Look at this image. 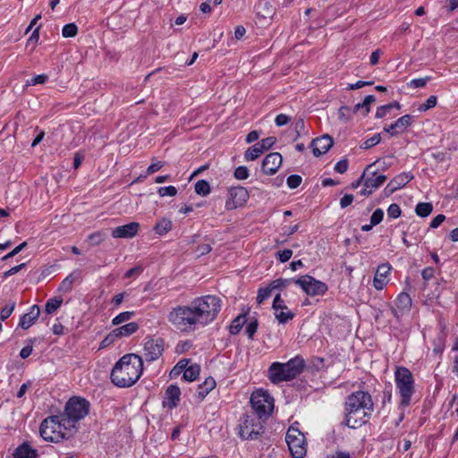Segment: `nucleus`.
Listing matches in <instances>:
<instances>
[{"label": "nucleus", "instance_id": "f257e3e1", "mask_svg": "<svg viewBox=\"0 0 458 458\" xmlns=\"http://www.w3.org/2000/svg\"><path fill=\"white\" fill-rule=\"evenodd\" d=\"M345 425L358 428L366 424L374 411L371 395L365 391H356L346 398L344 403Z\"/></svg>", "mask_w": 458, "mask_h": 458}, {"label": "nucleus", "instance_id": "f03ea898", "mask_svg": "<svg viewBox=\"0 0 458 458\" xmlns=\"http://www.w3.org/2000/svg\"><path fill=\"white\" fill-rule=\"evenodd\" d=\"M142 371V357L136 353H128L114 366L111 380L118 387H130L140 379Z\"/></svg>", "mask_w": 458, "mask_h": 458}, {"label": "nucleus", "instance_id": "7ed1b4c3", "mask_svg": "<svg viewBox=\"0 0 458 458\" xmlns=\"http://www.w3.org/2000/svg\"><path fill=\"white\" fill-rule=\"evenodd\" d=\"M305 367V360L301 355H296L285 363L273 362L267 370L269 380L274 384L290 381L301 375Z\"/></svg>", "mask_w": 458, "mask_h": 458}, {"label": "nucleus", "instance_id": "20e7f679", "mask_svg": "<svg viewBox=\"0 0 458 458\" xmlns=\"http://www.w3.org/2000/svg\"><path fill=\"white\" fill-rule=\"evenodd\" d=\"M168 321L181 332H191L197 326H202L199 313L192 301L188 305H179L171 310L167 315Z\"/></svg>", "mask_w": 458, "mask_h": 458}, {"label": "nucleus", "instance_id": "39448f33", "mask_svg": "<svg viewBox=\"0 0 458 458\" xmlns=\"http://www.w3.org/2000/svg\"><path fill=\"white\" fill-rule=\"evenodd\" d=\"M66 423L67 421L62 414L48 416L40 424L39 433L41 437L46 441L54 443L69 438L74 431Z\"/></svg>", "mask_w": 458, "mask_h": 458}, {"label": "nucleus", "instance_id": "423d86ee", "mask_svg": "<svg viewBox=\"0 0 458 458\" xmlns=\"http://www.w3.org/2000/svg\"><path fill=\"white\" fill-rule=\"evenodd\" d=\"M394 383L397 394L400 396L399 406L408 407L415 393V382L412 373L405 367H397L394 371Z\"/></svg>", "mask_w": 458, "mask_h": 458}, {"label": "nucleus", "instance_id": "0eeeda50", "mask_svg": "<svg viewBox=\"0 0 458 458\" xmlns=\"http://www.w3.org/2000/svg\"><path fill=\"white\" fill-rule=\"evenodd\" d=\"M90 403L88 400L79 396H73L68 400L64 406L63 417L67 421L66 425L76 431L77 423L84 419L89 411Z\"/></svg>", "mask_w": 458, "mask_h": 458}, {"label": "nucleus", "instance_id": "6e6552de", "mask_svg": "<svg viewBox=\"0 0 458 458\" xmlns=\"http://www.w3.org/2000/svg\"><path fill=\"white\" fill-rule=\"evenodd\" d=\"M192 303L202 321V326L212 322L221 310V300L215 295L196 298Z\"/></svg>", "mask_w": 458, "mask_h": 458}, {"label": "nucleus", "instance_id": "1a4fd4ad", "mask_svg": "<svg viewBox=\"0 0 458 458\" xmlns=\"http://www.w3.org/2000/svg\"><path fill=\"white\" fill-rule=\"evenodd\" d=\"M250 404L255 416L261 420H267L273 411L274 399L267 391L259 389L250 395Z\"/></svg>", "mask_w": 458, "mask_h": 458}, {"label": "nucleus", "instance_id": "9d476101", "mask_svg": "<svg viewBox=\"0 0 458 458\" xmlns=\"http://www.w3.org/2000/svg\"><path fill=\"white\" fill-rule=\"evenodd\" d=\"M285 441L293 458H303L307 454V441L304 434L299 428V423L294 422L287 430Z\"/></svg>", "mask_w": 458, "mask_h": 458}, {"label": "nucleus", "instance_id": "9b49d317", "mask_svg": "<svg viewBox=\"0 0 458 458\" xmlns=\"http://www.w3.org/2000/svg\"><path fill=\"white\" fill-rule=\"evenodd\" d=\"M263 433V420L253 414L244 415L239 424V435L242 439H257Z\"/></svg>", "mask_w": 458, "mask_h": 458}, {"label": "nucleus", "instance_id": "f8f14e48", "mask_svg": "<svg viewBox=\"0 0 458 458\" xmlns=\"http://www.w3.org/2000/svg\"><path fill=\"white\" fill-rule=\"evenodd\" d=\"M294 284L301 287V289L310 296L324 295L328 287L326 283L314 278L310 275L301 276L294 280Z\"/></svg>", "mask_w": 458, "mask_h": 458}, {"label": "nucleus", "instance_id": "ddd939ff", "mask_svg": "<svg viewBox=\"0 0 458 458\" xmlns=\"http://www.w3.org/2000/svg\"><path fill=\"white\" fill-rule=\"evenodd\" d=\"M165 350V341L161 337H147L144 340L142 360L148 362L158 360Z\"/></svg>", "mask_w": 458, "mask_h": 458}, {"label": "nucleus", "instance_id": "4468645a", "mask_svg": "<svg viewBox=\"0 0 458 458\" xmlns=\"http://www.w3.org/2000/svg\"><path fill=\"white\" fill-rule=\"evenodd\" d=\"M249 199V192L242 186L231 187L228 190V198L225 201V208L233 210L242 207Z\"/></svg>", "mask_w": 458, "mask_h": 458}, {"label": "nucleus", "instance_id": "2eb2a0df", "mask_svg": "<svg viewBox=\"0 0 458 458\" xmlns=\"http://www.w3.org/2000/svg\"><path fill=\"white\" fill-rule=\"evenodd\" d=\"M394 306L391 308L392 314L397 319L407 314L411 308V298L406 293H401L394 300Z\"/></svg>", "mask_w": 458, "mask_h": 458}, {"label": "nucleus", "instance_id": "dca6fc26", "mask_svg": "<svg viewBox=\"0 0 458 458\" xmlns=\"http://www.w3.org/2000/svg\"><path fill=\"white\" fill-rule=\"evenodd\" d=\"M411 121L412 116L411 114H404L398 118L394 123L386 125L384 131L387 132L392 137H396L406 131L411 125Z\"/></svg>", "mask_w": 458, "mask_h": 458}, {"label": "nucleus", "instance_id": "f3484780", "mask_svg": "<svg viewBox=\"0 0 458 458\" xmlns=\"http://www.w3.org/2000/svg\"><path fill=\"white\" fill-rule=\"evenodd\" d=\"M283 157L278 152H272L266 156L262 161L261 169L266 174H275L282 165Z\"/></svg>", "mask_w": 458, "mask_h": 458}, {"label": "nucleus", "instance_id": "a211bd4d", "mask_svg": "<svg viewBox=\"0 0 458 458\" xmlns=\"http://www.w3.org/2000/svg\"><path fill=\"white\" fill-rule=\"evenodd\" d=\"M333 144V139L329 135L325 134L320 138L313 140L310 143V148L315 157H320L327 153L332 148Z\"/></svg>", "mask_w": 458, "mask_h": 458}, {"label": "nucleus", "instance_id": "6ab92c4d", "mask_svg": "<svg viewBox=\"0 0 458 458\" xmlns=\"http://www.w3.org/2000/svg\"><path fill=\"white\" fill-rule=\"evenodd\" d=\"M391 268L392 267L388 263H383L377 267L373 279V286L375 289L382 290L388 284V276Z\"/></svg>", "mask_w": 458, "mask_h": 458}, {"label": "nucleus", "instance_id": "aec40b11", "mask_svg": "<svg viewBox=\"0 0 458 458\" xmlns=\"http://www.w3.org/2000/svg\"><path fill=\"white\" fill-rule=\"evenodd\" d=\"M140 224L137 222H131L129 224L117 226L112 230L111 235L114 238L129 239L134 237L139 231Z\"/></svg>", "mask_w": 458, "mask_h": 458}, {"label": "nucleus", "instance_id": "412c9836", "mask_svg": "<svg viewBox=\"0 0 458 458\" xmlns=\"http://www.w3.org/2000/svg\"><path fill=\"white\" fill-rule=\"evenodd\" d=\"M413 179V174L410 172H403L394 176L386 185V190L390 193L404 187Z\"/></svg>", "mask_w": 458, "mask_h": 458}, {"label": "nucleus", "instance_id": "4be33fe9", "mask_svg": "<svg viewBox=\"0 0 458 458\" xmlns=\"http://www.w3.org/2000/svg\"><path fill=\"white\" fill-rule=\"evenodd\" d=\"M39 314V306L32 305L30 310L20 318L19 326L23 329L30 328L37 321Z\"/></svg>", "mask_w": 458, "mask_h": 458}, {"label": "nucleus", "instance_id": "5701e85b", "mask_svg": "<svg viewBox=\"0 0 458 458\" xmlns=\"http://www.w3.org/2000/svg\"><path fill=\"white\" fill-rule=\"evenodd\" d=\"M259 17L266 19L272 18L275 11L269 0H260L255 6Z\"/></svg>", "mask_w": 458, "mask_h": 458}, {"label": "nucleus", "instance_id": "b1692460", "mask_svg": "<svg viewBox=\"0 0 458 458\" xmlns=\"http://www.w3.org/2000/svg\"><path fill=\"white\" fill-rule=\"evenodd\" d=\"M13 455V458H37L38 451L24 442L14 450Z\"/></svg>", "mask_w": 458, "mask_h": 458}, {"label": "nucleus", "instance_id": "393cba45", "mask_svg": "<svg viewBox=\"0 0 458 458\" xmlns=\"http://www.w3.org/2000/svg\"><path fill=\"white\" fill-rule=\"evenodd\" d=\"M181 396V390L176 385H170L165 391V398L167 400V405L173 409L179 403Z\"/></svg>", "mask_w": 458, "mask_h": 458}, {"label": "nucleus", "instance_id": "a878e982", "mask_svg": "<svg viewBox=\"0 0 458 458\" xmlns=\"http://www.w3.org/2000/svg\"><path fill=\"white\" fill-rule=\"evenodd\" d=\"M386 180V176L384 174H377L373 173L371 176H366L364 179V186L369 188L372 191H375L379 188Z\"/></svg>", "mask_w": 458, "mask_h": 458}, {"label": "nucleus", "instance_id": "bb28decb", "mask_svg": "<svg viewBox=\"0 0 458 458\" xmlns=\"http://www.w3.org/2000/svg\"><path fill=\"white\" fill-rule=\"evenodd\" d=\"M81 277L79 270L72 271L60 284L58 290L62 293H69L72 289V285L76 280Z\"/></svg>", "mask_w": 458, "mask_h": 458}, {"label": "nucleus", "instance_id": "cd10ccee", "mask_svg": "<svg viewBox=\"0 0 458 458\" xmlns=\"http://www.w3.org/2000/svg\"><path fill=\"white\" fill-rule=\"evenodd\" d=\"M138 329L139 325L136 322H130L113 330V334L115 337L130 336Z\"/></svg>", "mask_w": 458, "mask_h": 458}, {"label": "nucleus", "instance_id": "c85d7f7f", "mask_svg": "<svg viewBox=\"0 0 458 458\" xmlns=\"http://www.w3.org/2000/svg\"><path fill=\"white\" fill-rule=\"evenodd\" d=\"M376 101V98L373 95H368L365 97L362 103H358L354 106L353 111L356 113L361 111L362 114L366 116L370 112V105Z\"/></svg>", "mask_w": 458, "mask_h": 458}, {"label": "nucleus", "instance_id": "c756f323", "mask_svg": "<svg viewBox=\"0 0 458 458\" xmlns=\"http://www.w3.org/2000/svg\"><path fill=\"white\" fill-rule=\"evenodd\" d=\"M216 386V380L209 377L206 378V380L200 384L198 387V394L201 398L207 396L211 390H213Z\"/></svg>", "mask_w": 458, "mask_h": 458}, {"label": "nucleus", "instance_id": "7c9ffc66", "mask_svg": "<svg viewBox=\"0 0 458 458\" xmlns=\"http://www.w3.org/2000/svg\"><path fill=\"white\" fill-rule=\"evenodd\" d=\"M200 372V367L198 364L187 366L182 373V378L185 381L192 382L197 379Z\"/></svg>", "mask_w": 458, "mask_h": 458}, {"label": "nucleus", "instance_id": "2f4dec72", "mask_svg": "<svg viewBox=\"0 0 458 458\" xmlns=\"http://www.w3.org/2000/svg\"><path fill=\"white\" fill-rule=\"evenodd\" d=\"M172 229V221L168 218L163 217L157 221L154 226V231L159 235H164Z\"/></svg>", "mask_w": 458, "mask_h": 458}, {"label": "nucleus", "instance_id": "473e14b6", "mask_svg": "<svg viewBox=\"0 0 458 458\" xmlns=\"http://www.w3.org/2000/svg\"><path fill=\"white\" fill-rule=\"evenodd\" d=\"M432 345H433V353L436 354V355H441L442 352H444L445 348V335H437L433 342H432Z\"/></svg>", "mask_w": 458, "mask_h": 458}, {"label": "nucleus", "instance_id": "72a5a7b5", "mask_svg": "<svg viewBox=\"0 0 458 458\" xmlns=\"http://www.w3.org/2000/svg\"><path fill=\"white\" fill-rule=\"evenodd\" d=\"M264 152L260 146L256 143L246 150L244 157L247 161H253L259 157Z\"/></svg>", "mask_w": 458, "mask_h": 458}, {"label": "nucleus", "instance_id": "f704fd0d", "mask_svg": "<svg viewBox=\"0 0 458 458\" xmlns=\"http://www.w3.org/2000/svg\"><path fill=\"white\" fill-rule=\"evenodd\" d=\"M275 317L279 324H285L294 318V313L289 309L274 311Z\"/></svg>", "mask_w": 458, "mask_h": 458}, {"label": "nucleus", "instance_id": "c9c22d12", "mask_svg": "<svg viewBox=\"0 0 458 458\" xmlns=\"http://www.w3.org/2000/svg\"><path fill=\"white\" fill-rule=\"evenodd\" d=\"M63 299L61 297L48 299L45 305V311L47 314H53L61 307Z\"/></svg>", "mask_w": 458, "mask_h": 458}, {"label": "nucleus", "instance_id": "e433bc0d", "mask_svg": "<svg viewBox=\"0 0 458 458\" xmlns=\"http://www.w3.org/2000/svg\"><path fill=\"white\" fill-rule=\"evenodd\" d=\"M294 280L296 278H279L272 281L268 286L272 291L276 289L282 290L288 287L291 284H294Z\"/></svg>", "mask_w": 458, "mask_h": 458}, {"label": "nucleus", "instance_id": "4c0bfd02", "mask_svg": "<svg viewBox=\"0 0 458 458\" xmlns=\"http://www.w3.org/2000/svg\"><path fill=\"white\" fill-rule=\"evenodd\" d=\"M433 210V206L431 203L428 202H420L417 204L415 208V212L417 216L421 217H426L431 214Z\"/></svg>", "mask_w": 458, "mask_h": 458}, {"label": "nucleus", "instance_id": "58836bf2", "mask_svg": "<svg viewBox=\"0 0 458 458\" xmlns=\"http://www.w3.org/2000/svg\"><path fill=\"white\" fill-rule=\"evenodd\" d=\"M245 322H246L245 315H239L238 317H236L233 320V322L229 327L230 333L232 335H237L242 330Z\"/></svg>", "mask_w": 458, "mask_h": 458}, {"label": "nucleus", "instance_id": "ea45409f", "mask_svg": "<svg viewBox=\"0 0 458 458\" xmlns=\"http://www.w3.org/2000/svg\"><path fill=\"white\" fill-rule=\"evenodd\" d=\"M195 192L201 196H207L210 192V185L206 180H199L194 186Z\"/></svg>", "mask_w": 458, "mask_h": 458}, {"label": "nucleus", "instance_id": "a19ab883", "mask_svg": "<svg viewBox=\"0 0 458 458\" xmlns=\"http://www.w3.org/2000/svg\"><path fill=\"white\" fill-rule=\"evenodd\" d=\"M133 316L134 311L121 312L112 319V324L114 326L120 325L123 322L129 321Z\"/></svg>", "mask_w": 458, "mask_h": 458}, {"label": "nucleus", "instance_id": "79ce46f5", "mask_svg": "<svg viewBox=\"0 0 458 458\" xmlns=\"http://www.w3.org/2000/svg\"><path fill=\"white\" fill-rule=\"evenodd\" d=\"M78 33V27L74 23H68L63 27L62 35L64 38H72Z\"/></svg>", "mask_w": 458, "mask_h": 458}, {"label": "nucleus", "instance_id": "37998d69", "mask_svg": "<svg viewBox=\"0 0 458 458\" xmlns=\"http://www.w3.org/2000/svg\"><path fill=\"white\" fill-rule=\"evenodd\" d=\"M430 80H431L430 76H426L424 78L412 79L407 85L409 88H412V89L424 88Z\"/></svg>", "mask_w": 458, "mask_h": 458}, {"label": "nucleus", "instance_id": "c03bdc74", "mask_svg": "<svg viewBox=\"0 0 458 458\" xmlns=\"http://www.w3.org/2000/svg\"><path fill=\"white\" fill-rule=\"evenodd\" d=\"M381 140L380 133L374 134L371 138L367 139L361 145V148L364 149L370 148L376 145H377Z\"/></svg>", "mask_w": 458, "mask_h": 458}, {"label": "nucleus", "instance_id": "a18cd8bd", "mask_svg": "<svg viewBox=\"0 0 458 458\" xmlns=\"http://www.w3.org/2000/svg\"><path fill=\"white\" fill-rule=\"evenodd\" d=\"M437 98L436 96H430L425 103L421 104L418 110L420 112H425L430 108H433L437 106Z\"/></svg>", "mask_w": 458, "mask_h": 458}, {"label": "nucleus", "instance_id": "49530a36", "mask_svg": "<svg viewBox=\"0 0 458 458\" xmlns=\"http://www.w3.org/2000/svg\"><path fill=\"white\" fill-rule=\"evenodd\" d=\"M157 192L160 197H174L177 194V189L174 186H165V187H159L157 190Z\"/></svg>", "mask_w": 458, "mask_h": 458}, {"label": "nucleus", "instance_id": "de8ad7c7", "mask_svg": "<svg viewBox=\"0 0 458 458\" xmlns=\"http://www.w3.org/2000/svg\"><path fill=\"white\" fill-rule=\"evenodd\" d=\"M41 25H39L38 28H36L30 37L29 38L27 41V47L31 46V50H34L36 47V45L39 39V30Z\"/></svg>", "mask_w": 458, "mask_h": 458}, {"label": "nucleus", "instance_id": "09e8293b", "mask_svg": "<svg viewBox=\"0 0 458 458\" xmlns=\"http://www.w3.org/2000/svg\"><path fill=\"white\" fill-rule=\"evenodd\" d=\"M15 308V302L5 305L0 311V320L4 321L8 318Z\"/></svg>", "mask_w": 458, "mask_h": 458}, {"label": "nucleus", "instance_id": "8fccbe9b", "mask_svg": "<svg viewBox=\"0 0 458 458\" xmlns=\"http://www.w3.org/2000/svg\"><path fill=\"white\" fill-rule=\"evenodd\" d=\"M301 181H302V179L300 175L292 174L287 178L286 183L290 189H296L297 187H299L301 185Z\"/></svg>", "mask_w": 458, "mask_h": 458}, {"label": "nucleus", "instance_id": "3c124183", "mask_svg": "<svg viewBox=\"0 0 458 458\" xmlns=\"http://www.w3.org/2000/svg\"><path fill=\"white\" fill-rule=\"evenodd\" d=\"M271 292L272 290L269 286L259 289L256 298L257 302L259 304H261L265 300H267L270 296Z\"/></svg>", "mask_w": 458, "mask_h": 458}, {"label": "nucleus", "instance_id": "603ef678", "mask_svg": "<svg viewBox=\"0 0 458 458\" xmlns=\"http://www.w3.org/2000/svg\"><path fill=\"white\" fill-rule=\"evenodd\" d=\"M387 216L390 218H398L401 216L400 206L396 203H392L387 208Z\"/></svg>", "mask_w": 458, "mask_h": 458}, {"label": "nucleus", "instance_id": "864d4df0", "mask_svg": "<svg viewBox=\"0 0 458 458\" xmlns=\"http://www.w3.org/2000/svg\"><path fill=\"white\" fill-rule=\"evenodd\" d=\"M276 258L278 259V260L280 262L284 263V262L288 261L292 258L293 250H290V249H285V250H278L276 253Z\"/></svg>", "mask_w": 458, "mask_h": 458}, {"label": "nucleus", "instance_id": "5fc2aeb1", "mask_svg": "<svg viewBox=\"0 0 458 458\" xmlns=\"http://www.w3.org/2000/svg\"><path fill=\"white\" fill-rule=\"evenodd\" d=\"M272 309L274 311L278 310H287L288 307L285 305L284 301L281 298L280 294H276L274 298Z\"/></svg>", "mask_w": 458, "mask_h": 458}, {"label": "nucleus", "instance_id": "6e6d98bb", "mask_svg": "<svg viewBox=\"0 0 458 458\" xmlns=\"http://www.w3.org/2000/svg\"><path fill=\"white\" fill-rule=\"evenodd\" d=\"M188 363L189 360L186 359H182L180 361H178L177 364L172 369L171 375H179L181 372H184Z\"/></svg>", "mask_w": 458, "mask_h": 458}, {"label": "nucleus", "instance_id": "4d7b16f0", "mask_svg": "<svg viewBox=\"0 0 458 458\" xmlns=\"http://www.w3.org/2000/svg\"><path fill=\"white\" fill-rule=\"evenodd\" d=\"M384 218V211L381 208H377L370 216L372 225H377L382 222Z\"/></svg>", "mask_w": 458, "mask_h": 458}, {"label": "nucleus", "instance_id": "13d9d810", "mask_svg": "<svg viewBox=\"0 0 458 458\" xmlns=\"http://www.w3.org/2000/svg\"><path fill=\"white\" fill-rule=\"evenodd\" d=\"M249 176V170L246 166H238L234 170V177L238 180H245Z\"/></svg>", "mask_w": 458, "mask_h": 458}, {"label": "nucleus", "instance_id": "bf43d9fd", "mask_svg": "<svg viewBox=\"0 0 458 458\" xmlns=\"http://www.w3.org/2000/svg\"><path fill=\"white\" fill-rule=\"evenodd\" d=\"M105 238H106L105 233H103L101 232L93 233L89 236V240L90 241L91 244H93V245L100 244L105 240Z\"/></svg>", "mask_w": 458, "mask_h": 458}, {"label": "nucleus", "instance_id": "052dcab7", "mask_svg": "<svg viewBox=\"0 0 458 458\" xmlns=\"http://www.w3.org/2000/svg\"><path fill=\"white\" fill-rule=\"evenodd\" d=\"M27 246V242H23L22 243L19 244L18 246H16L12 251H10L9 253H7L6 255H4L3 258H2V260H7L13 257H14L15 255H17L18 253H20L25 247Z\"/></svg>", "mask_w": 458, "mask_h": 458}, {"label": "nucleus", "instance_id": "680f3d73", "mask_svg": "<svg viewBox=\"0 0 458 458\" xmlns=\"http://www.w3.org/2000/svg\"><path fill=\"white\" fill-rule=\"evenodd\" d=\"M275 143H276L275 137H267V138H265L258 142V144L260 146V148L264 151L269 149Z\"/></svg>", "mask_w": 458, "mask_h": 458}, {"label": "nucleus", "instance_id": "e2e57ef3", "mask_svg": "<svg viewBox=\"0 0 458 458\" xmlns=\"http://www.w3.org/2000/svg\"><path fill=\"white\" fill-rule=\"evenodd\" d=\"M257 329H258V321H257V319H255L253 321H250L247 325L245 333L248 335V337L250 339H251L253 337V335H255V333L257 332Z\"/></svg>", "mask_w": 458, "mask_h": 458}, {"label": "nucleus", "instance_id": "0e129e2a", "mask_svg": "<svg viewBox=\"0 0 458 458\" xmlns=\"http://www.w3.org/2000/svg\"><path fill=\"white\" fill-rule=\"evenodd\" d=\"M390 106L384 105L380 106L377 108L375 117L377 119H381L386 117L390 113Z\"/></svg>", "mask_w": 458, "mask_h": 458}, {"label": "nucleus", "instance_id": "69168bd1", "mask_svg": "<svg viewBox=\"0 0 458 458\" xmlns=\"http://www.w3.org/2000/svg\"><path fill=\"white\" fill-rule=\"evenodd\" d=\"M348 169V160L343 159L338 161L335 165V171L339 174H344Z\"/></svg>", "mask_w": 458, "mask_h": 458}, {"label": "nucleus", "instance_id": "338daca9", "mask_svg": "<svg viewBox=\"0 0 458 458\" xmlns=\"http://www.w3.org/2000/svg\"><path fill=\"white\" fill-rule=\"evenodd\" d=\"M26 266V263H21L20 265H17V266H14L12 268H10L9 270L5 271L3 275L4 278H7L13 275H15L17 274L18 272H20L23 267H25Z\"/></svg>", "mask_w": 458, "mask_h": 458}, {"label": "nucleus", "instance_id": "774afa93", "mask_svg": "<svg viewBox=\"0 0 458 458\" xmlns=\"http://www.w3.org/2000/svg\"><path fill=\"white\" fill-rule=\"evenodd\" d=\"M290 122V117L284 114H279L276 115L275 119V123L276 126L281 127L287 124Z\"/></svg>", "mask_w": 458, "mask_h": 458}]
</instances>
